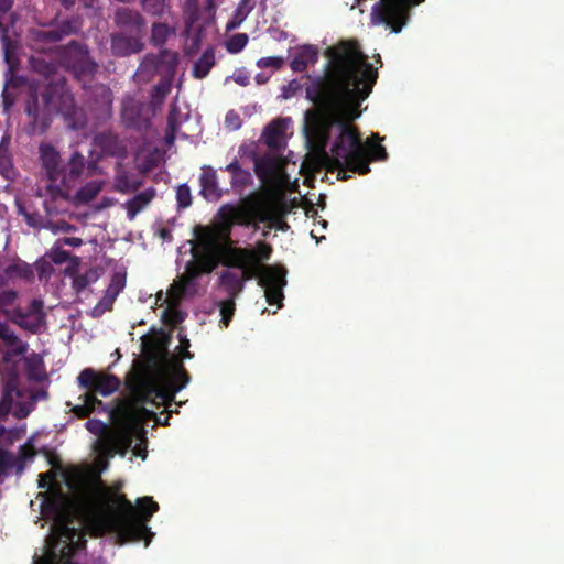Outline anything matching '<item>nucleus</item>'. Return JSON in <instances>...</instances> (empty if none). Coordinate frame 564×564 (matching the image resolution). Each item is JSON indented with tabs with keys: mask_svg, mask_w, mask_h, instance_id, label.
<instances>
[{
	"mask_svg": "<svg viewBox=\"0 0 564 564\" xmlns=\"http://www.w3.org/2000/svg\"><path fill=\"white\" fill-rule=\"evenodd\" d=\"M328 63L324 76L306 86V99L315 108L305 112L304 132L317 151L324 153L330 172L346 181L348 172L366 175L370 158L356 127L360 105L370 96L378 70L356 40H343L324 52Z\"/></svg>",
	"mask_w": 564,
	"mask_h": 564,
	"instance_id": "nucleus-1",
	"label": "nucleus"
},
{
	"mask_svg": "<svg viewBox=\"0 0 564 564\" xmlns=\"http://www.w3.org/2000/svg\"><path fill=\"white\" fill-rule=\"evenodd\" d=\"M66 485L72 490L74 510L87 534L98 538L113 533L121 545L151 535L147 523L159 510L151 497L139 498L137 505H132L120 492L123 482L109 486L98 474L79 473L67 479Z\"/></svg>",
	"mask_w": 564,
	"mask_h": 564,
	"instance_id": "nucleus-2",
	"label": "nucleus"
},
{
	"mask_svg": "<svg viewBox=\"0 0 564 564\" xmlns=\"http://www.w3.org/2000/svg\"><path fill=\"white\" fill-rule=\"evenodd\" d=\"M220 223L209 225H196L194 227V240L191 241V256H200L203 251L197 250L202 241L213 240L212 252L216 258V268L223 264L227 268H245L250 263L249 257L253 251L248 248H234L230 246V234L234 226L249 227L256 221H263L269 218L265 203L259 197L247 196L241 198L240 204L226 203L218 210Z\"/></svg>",
	"mask_w": 564,
	"mask_h": 564,
	"instance_id": "nucleus-3",
	"label": "nucleus"
},
{
	"mask_svg": "<svg viewBox=\"0 0 564 564\" xmlns=\"http://www.w3.org/2000/svg\"><path fill=\"white\" fill-rule=\"evenodd\" d=\"M40 153L47 186L52 188L72 192L85 176L90 177L97 169L95 162H87L85 155L78 151H74L66 161L50 144L41 145Z\"/></svg>",
	"mask_w": 564,
	"mask_h": 564,
	"instance_id": "nucleus-4",
	"label": "nucleus"
},
{
	"mask_svg": "<svg viewBox=\"0 0 564 564\" xmlns=\"http://www.w3.org/2000/svg\"><path fill=\"white\" fill-rule=\"evenodd\" d=\"M154 415V412L144 409L139 401H122L116 409L111 410V417L115 419L119 427V437H121L123 445L130 447L132 441H138L134 448H132V453L137 457L144 459L147 456V437L143 425L144 421Z\"/></svg>",
	"mask_w": 564,
	"mask_h": 564,
	"instance_id": "nucleus-5",
	"label": "nucleus"
},
{
	"mask_svg": "<svg viewBox=\"0 0 564 564\" xmlns=\"http://www.w3.org/2000/svg\"><path fill=\"white\" fill-rule=\"evenodd\" d=\"M78 386L86 391L79 397L83 403L72 409L78 419L89 417L97 408L102 406L97 395L109 397L112 392H117L120 387L118 377L109 373L97 372L91 368L80 370L77 377Z\"/></svg>",
	"mask_w": 564,
	"mask_h": 564,
	"instance_id": "nucleus-6",
	"label": "nucleus"
},
{
	"mask_svg": "<svg viewBox=\"0 0 564 564\" xmlns=\"http://www.w3.org/2000/svg\"><path fill=\"white\" fill-rule=\"evenodd\" d=\"M213 240H202L197 250L203 251V254H195V260H189L186 263V273L180 280L173 282L169 289V296L172 301L177 302L183 299L187 292L188 286L194 283V280L200 278L203 274H210L216 269V257L213 251Z\"/></svg>",
	"mask_w": 564,
	"mask_h": 564,
	"instance_id": "nucleus-7",
	"label": "nucleus"
},
{
	"mask_svg": "<svg viewBox=\"0 0 564 564\" xmlns=\"http://www.w3.org/2000/svg\"><path fill=\"white\" fill-rule=\"evenodd\" d=\"M82 23L78 17H68L65 20L47 23L42 28L29 31V39L33 45L41 50L63 42L65 39L80 32Z\"/></svg>",
	"mask_w": 564,
	"mask_h": 564,
	"instance_id": "nucleus-8",
	"label": "nucleus"
},
{
	"mask_svg": "<svg viewBox=\"0 0 564 564\" xmlns=\"http://www.w3.org/2000/svg\"><path fill=\"white\" fill-rule=\"evenodd\" d=\"M415 6L408 4V0H380L371 9V21L383 24L391 32L400 33L409 21V11Z\"/></svg>",
	"mask_w": 564,
	"mask_h": 564,
	"instance_id": "nucleus-9",
	"label": "nucleus"
},
{
	"mask_svg": "<svg viewBox=\"0 0 564 564\" xmlns=\"http://www.w3.org/2000/svg\"><path fill=\"white\" fill-rule=\"evenodd\" d=\"M61 64L78 80L91 77L97 69V64L90 57L86 44L72 41L59 47Z\"/></svg>",
	"mask_w": 564,
	"mask_h": 564,
	"instance_id": "nucleus-10",
	"label": "nucleus"
},
{
	"mask_svg": "<svg viewBox=\"0 0 564 564\" xmlns=\"http://www.w3.org/2000/svg\"><path fill=\"white\" fill-rule=\"evenodd\" d=\"M3 285H6V279L0 275V314L11 323L22 322V308L17 303L19 301V292L14 289H4ZM0 339L8 346L19 344V337L1 321Z\"/></svg>",
	"mask_w": 564,
	"mask_h": 564,
	"instance_id": "nucleus-11",
	"label": "nucleus"
},
{
	"mask_svg": "<svg viewBox=\"0 0 564 564\" xmlns=\"http://www.w3.org/2000/svg\"><path fill=\"white\" fill-rule=\"evenodd\" d=\"M58 111L55 104V95L52 88L46 87L41 94L31 90L29 94L25 112L31 118L33 126L46 127L52 115Z\"/></svg>",
	"mask_w": 564,
	"mask_h": 564,
	"instance_id": "nucleus-12",
	"label": "nucleus"
},
{
	"mask_svg": "<svg viewBox=\"0 0 564 564\" xmlns=\"http://www.w3.org/2000/svg\"><path fill=\"white\" fill-rule=\"evenodd\" d=\"M189 375L184 369L182 361L176 360L171 365L170 370L163 376V386L156 391V397L164 403L171 402L176 392L188 384Z\"/></svg>",
	"mask_w": 564,
	"mask_h": 564,
	"instance_id": "nucleus-13",
	"label": "nucleus"
},
{
	"mask_svg": "<svg viewBox=\"0 0 564 564\" xmlns=\"http://www.w3.org/2000/svg\"><path fill=\"white\" fill-rule=\"evenodd\" d=\"M115 23L119 29L118 32L138 35H144L145 33V20L135 9L118 8L115 12Z\"/></svg>",
	"mask_w": 564,
	"mask_h": 564,
	"instance_id": "nucleus-14",
	"label": "nucleus"
},
{
	"mask_svg": "<svg viewBox=\"0 0 564 564\" xmlns=\"http://www.w3.org/2000/svg\"><path fill=\"white\" fill-rule=\"evenodd\" d=\"M144 35L116 32L111 34V53L119 57L141 53L143 50Z\"/></svg>",
	"mask_w": 564,
	"mask_h": 564,
	"instance_id": "nucleus-15",
	"label": "nucleus"
},
{
	"mask_svg": "<svg viewBox=\"0 0 564 564\" xmlns=\"http://www.w3.org/2000/svg\"><path fill=\"white\" fill-rule=\"evenodd\" d=\"M290 123V118L279 117L267 124L264 131L261 133V139L268 148L273 151H280L285 147V133Z\"/></svg>",
	"mask_w": 564,
	"mask_h": 564,
	"instance_id": "nucleus-16",
	"label": "nucleus"
},
{
	"mask_svg": "<svg viewBox=\"0 0 564 564\" xmlns=\"http://www.w3.org/2000/svg\"><path fill=\"white\" fill-rule=\"evenodd\" d=\"M13 324L31 333H39L43 323H45V313L43 312L42 300H33L28 305L26 311H22V322H12Z\"/></svg>",
	"mask_w": 564,
	"mask_h": 564,
	"instance_id": "nucleus-17",
	"label": "nucleus"
},
{
	"mask_svg": "<svg viewBox=\"0 0 564 564\" xmlns=\"http://www.w3.org/2000/svg\"><path fill=\"white\" fill-rule=\"evenodd\" d=\"M200 195L208 202H217L221 198L223 192L217 181L216 171L213 166L205 165L202 167L199 177Z\"/></svg>",
	"mask_w": 564,
	"mask_h": 564,
	"instance_id": "nucleus-18",
	"label": "nucleus"
},
{
	"mask_svg": "<svg viewBox=\"0 0 564 564\" xmlns=\"http://www.w3.org/2000/svg\"><path fill=\"white\" fill-rule=\"evenodd\" d=\"M318 48L312 44L301 45L294 51L290 67L294 73H304L307 67L317 64Z\"/></svg>",
	"mask_w": 564,
	"mask_h": 564,
	"instance_id": "nucleus-19",
	"label": "nucleus"
},
{
	"mask_svg": "<svg viewBox=\"0 0 564 564\" xmlns=\"http://www.w3.org/2000/svg\"><path fill=\"white\" fill-rule=\"evenodd\" d=\"M144 104L132 96H126L122 101L121 118L126 127L137 128L143 121Z\"/></svg>",
	"mask_w": 564,
	"mask_h": 564,
	"instance_id": "nucleus-20",
	"label": "nucleus"
},
{
	"mask_svg": "<svg viewBox=\"0 0 564 564\" xmlns=\"http://www.w3.org/2000/svg\"><path fill=\"white\" fill-rule=\"evenodd\" d=\"M48 197L45 198L44 209L48 217L59 215L63 212V205L72 198V192L61 191L57 187H46Z\"/></svg>",
	"mask_w": 564,
	"mask_h": 564,
	"instance_id": "nucleus-21",
	"label": "nucleus"
},
{
	"mask_svg": "<svg viewBox=\"0 0 564 564\" xmlns=\"http://www.w3.org/2000/svg\"><path fill=\"white\" fill-rule=\"evenodd\" d=\"M151 57L155 58L156 61L155 64L158 65L159 75H161V78H169V80H173L178 65L177 53L163 50L158 55H151Z\"/></svg>",
	"mask_w": 564,
	"mask_h": 564,
	"instance_id": "nucleus-22",
	"label": "nucleus"
},
{
	"mask_svg": "<svg viewBox=\"0 0 564 564\" xmlns=\"http://www.w3.org/2000/svg\"><path fill=\"white\" fill-rule=\"evenodd\" d=\"M155 198V189L150 187L143 192H139L129 200L123 204L126 209V215H128V219H135L137 215L142 212V209L148 206L152 199Z\"/></svg>",
	"mask_w": 564,
	"mask_h": 564,
	"instance_id": "nucleus-23",
	"label": "nucleus"
},
{
	"mask_svg": "<svg viewBox=\"0 0 564 564\" xmlns=\"http://www.w3.org/2000/svg\"><path fill=\"white\" fill-rule=\"evenodd\" d=\"M94 144L102 151L104 155H120L123 151L117 134L110 131L98 132L94 137Z\"/></svg>",
	"mask_w": 564,
	"mask_h": 564,
	"instance_id": "nucleus-24",
	"label": "nucleus"
},
{
	"mask_svg": "<svg viewBox=\"0 0 564 564\" xmlns=\"http://www.w3.org/2000/svg\"><path fill=\"white\" fill-rule=\"evenodd\" d=\"M280 161L272 154H264L254 160V174L262 182H268L279 170Z\"/></svg>",
	"mask_w": 564,
	"mask_h": 564,
	"instance_id": "nucleus-25",
	"label": "nucleus"
},
{
	"mask_svg": "<svg viewBox=\"0 0 564 564\" xmlns=\"http://www.w3.org/2000/svg\"><path fill=\"white\" fill-rule=\"evenodd\" d=\"M219 285L228 297H238L243 290V281L238 272L223 271L219 276Z\"/></svg>",
	"mask_w": 564,
	"mask_h": 564,
	"instance_id": "nucleus-26",
	"label": "nucleus"
},
{
	"mask_svg": "<svg viewBox=\"0 0 564 564\" xmlns=\"http://www.w3.org/2000/svg\"><path fill=\"white\" fill-rule=\"evenodd\" d=\"M286 270L284 267H264L259 278V285L262 288L279 286L284 288Z\"/></svg>",
	"mask_w": 564,
	"mask_h": 564,
	"instance_id": "nucleus-27",
	"label": "nucleus"
},
{
	"mask_svg": "<svg viewBox=\"0 0 564 564\" xmlns=\"http://www.w3.org/2000/svg\"><path fill=\"white\" fill-rule=\"evenodd\" d=\"M142 347L145 360L152 365H160L165 359L166 349L160 340L148 338L143 340Z\"/></svg>",
	"mask_w": 564,
	"mask_h": 564,
	"instance_id": "nucleus-28",
	"label": "nucleus"
},
{
	"mask_svg": "<svg viewBox=\"0 0 564 564\" xmlns=\"http://www.w3.org/2000/svg\"><path fill=\"white\" fill-rule=\"evenodd\" d=\"M225 171L231 173V187L235 191L243 188L252 182V175L249 171L241 169L239 160L237 159L227 164Z\"/></svg>",
	"mask_w": 564,
	"mask_h": 564,
	"instance_id": "nucleus-29",
	"label": "nucleus"
},
{
	"mask_svg": "<svg viewBox=\"0 0 564 564\" xmlns=\"http://www.w3.org/2000/svg\"><path fill=\"white\" fill-rule=\"evenodd\" d=\"M102 191L101 181H89L72 196L74 204H88Z\"/></svg>",
	"mask_w": 564,
	"mask_h": 564,
	"instance_id": "nucleus-30",
	"label": "nucleus"
},
{
	"mask_svg": "<svg viewBox=\"0 0 564 564\" xmlns=\"http://www.w3.org/2000/svg\"><path fill=\"white\" fill-rule=\"evenodd\" d=\"M9 147L10 137L4 134L0 140V174L6 178H10L13 175L12 154H10Z\"/></svg>",
	"mask_w": 564,
	"mask_h": 564,
	"instance_id": "nucleus-31",
	"label": "nucleus"
},
{
	"mask_svg": "<svg viewBox=\"0 0 564 564\" xmlns=\"http://www.w3.org/2000/svg\"><path fill=\"white\" fill-rule=\"evenodd\" d=\"M215 65V51L214 47H209L202 54L199 59L194 64L193 75L196 79L206 78L209 74V70L213 69Z\"/></svg>",
	"mask_w": 564,
	"mask_h": 564,
	"instance_id": "nucleus-32",
	"label": "nucleus"
},
{
	"mask_svg": "<svg viewBox=\"0 0 564 564\" xmlns=\"http://www.w3.org/2000/svg\"><path fill=\"white\" fill-rule=\"evenodd\" d=\"M142 186V181L132 176L129 172L117 173L115 188L118 193H134Z\"/></svg>",
	"mask_w": 564,
	"mask_h": 564,
	"instance_id": "nucleus-33",
	"label": "nucleus"
},
{
	"mask_svg": "<svg viewBox=\"0 0 564 564\" xmlns=\"http://www.w3.org/2000/svg\"><path fill=\"white\" fill-rule=\"evenodd\" d=\"M171 85L172 79L161 78L159 83L152 87L150 94V106L152 109L156 110V108L162 106L165 97L169 96L171 91Z\"/></svg>",
	"mask_w": 564,
	"mask_h": 564,
	"instance_id": "nucleus-34",
	"label": "nucleus"
},
{
	"mask_svg": "<svg viewBox=\"0 0 564 564\" xmlns=\"http://www.w3.org/2000/svg\"><path fill=\"white\" fill-rule=\"evenodd\" d=\"M15 209H18L19 215L24 217L29 227L39 229L43 226L42 216L36 210H34L31 205H28L21 199H15Z\"/></svg>",
	"mask_w": 564,
	"mask_h": 564,
	"instance_id": "nucleus-35",
	"label": "nucleus"
},
{
	"mask_svg": "<svg viewBox=\"0 0 564 564\" xmlns=\"http://www.w3.org/2000/svg\"><path fill=\"white\" fill-rule=\"evenodd\" d=\"M254 8V3L252 0H240L238 7H236L234 11V15L231 21L227 22L226 30L232 31L240 26V24L246 21L250 11Z\"/></svg>",
	"mask_w": 564,
	"mask_h": 564,
	"instance_id": "nucleus-36",
	"label": "nucleus"
},
{
	"mask_svg": "<svg viewBox=\"0 0 564 564\" xmlns=\"http://www.w3.org/2000/svg\"><path fill=\"white\" fill-rule=\"evenodd\" d=\"M14 397H20V390L17 388L13 380H8L0 401V420L6 419L12 409Z\"/></svg>",
	"mask_w": 564,
	"mask_h": 564,
	"instance_id": "nucleus-37",
	"label": "nucleus"
},
{
	"mask_svg": "<svg viewBox=\"0 0 564 564\" xmlns=\"http://www.w3.org/2000/svg\"><path fill=\"white\" fill-rule=\"evenodd\" d=\"M94 96H96L99 110H101L104 115L110 116L112 107V91L110 88L101 85L94 90Z\"/></svg>",
	"mask_w": 564,
	"mask_h": 564,
	"instance_id": "nucleus-38",
	"label": "nucleus"
},
{
	"mask_svg": "<svg viewBox=\"0 0 564 564\" xmlns=\"http://www.w3.org/2000/svg\"><path fill=\"white\" fill-rule=\"evenodd\" d=\"M155 58H152L151 55L143 57L141 65L137 70V76L141 80H151L154 75H159V68L155 64Z\"/></svg>",
	"mask_w": 564,
	"mask_h": 564,
	"instance_id": "nucleus-39",
	"label": "nucleus"
},
{
	"mask_svg": "<svg viewBox=\"0 0 564 564\" xmlns=\"http://www.w3.org/2000/svg\"><path fill=\"white\" fill-rule=\"evenodd\" d=\"M251 251H253V253L249 257V261L254 265L260 264V262L269 260L272 254V246L260 240Z\"/></svg>",
	"mask_w": 564,
	"mask_h": 564,
	"instance_id": "nucleus-40",
	"label": "nucleus"
},
{
	"mask_svg": "<svg viewBox=\"0 0 564 564\" xmlns=\"http://www.w3.org/2000/svg\"><path fill=\"white\" fill-rule=\"evenodd\" d=\"M6 274L8 276H15L20 279H31L33 278V269L25 262L19 261L13 262L6 268Z\"/></svg>",
	"mask_w": 564,
	"mask_h": 564,
	"instance_id": "nucleus-41",
	"label": "nucleus"
},
{
	"mask_svg": "<svg viewBox=\"0 0 564 564\" xmlns=\"http://www.w3.org/2000/svg\"><path fill=\"white\" fill-rule=\"evenodd\" d=\"M171 34V29L164 23H154L151 29V43L155 46H162Z\"/></svg>",
	"mask_w": 564,
	"mask_h": 564,
	"instance_id": "nucleus-42",
	"label": "nucleus"
},
{
	"mask_svg": "<svg viewBox=\"0 0 564 564\" xmlns=\"http://www.w3.org/2000/svg\"><path fill=\"white\" fill-rule=\"evenodd\" d=\"M15 464L13 454L7 449L0 448V484L9 476Z\"/></svg>",
	"mask_w": 564,
	"mask_h": 564,
	"instance_id": "nucleus-43",
	"label": "nucleus"
},
{
	"mask_svg": "<svg viewBox=\"0 0 564 564\" xmlns=\"http://www.w3.org/2000/svg\"><path fill=\"white\" fill-rule=\"evenodd\" d=\"M31 65L35 73L48 78L55 74L56 67L53 63L46 62L44 57H32Z\"/></svg>",
	"mask_w": 564,
	"mask_h": 564,
	"instance_id": "nucleus-44",
	"label": "nucleus"
},
{
	"mask_svg": "<svg viewBox=\"0 0 564 564\" xmlns=\"http://www.w3.org/2000/svg\"><path fill=\"white\" fill-rule=\"evenodd\" d=\"M247 33H236L226 42V50L228 54H237L246 48L248 43Z\"/></svg>",
	"mask_w": 564,
	"mask_h": 564,
	"instance_id": "nucleus-45",
	"label": "nucleus"
},
{
	"mask_svg": "<svg viewBox=\"0 0 564 564\" xmlns=\"http://www.w3.org/2000/svg\"><path fill=\"white\" fill-rule=\"evenodd\" d=\"M258 197L261 198L260 196H258ZM261 200H263L265 203L264 199L261 198ZM265 209L268 210L269 218L263 220L262 223L269 221V223H271L272 228H276L281 231H285L289 229V225L286 224L284 217L280 214H273L272 209L269 208L267 203H265ZM260 223L261 221H256L251 226H254L257 228V225Z\"/></svg>",
	"mask_w": 564,
	"mask_h": 564,
	"instance_id": "nucleus-46",
	"label": "nucleus"
},
{
	"mask_svg": "<svg viewBox=\"0 0 564 564\" xmlns=\"http://www.w3.org/2000/svg\"><path fill=\"white\" fill-rule=\"evenodd\" d=\"M235 300L236 297H227V300H223L220 303V323L225 327H228L229 323L232 321V316L235 314Z\"/></svg>",
	"mask_w": 564,
	"mask_h": 564,
	"instance_id": "nucleus-47",
	"label": "nucleus"
},
{
	"mask_svg": "<svg viewBox=\"0 0 564 564\" xmlns=\"http://www.w3.org/2000/svg\"><path fill=\"white\" fill-rule=\"evenodd\" d=\"M18 82L19 79L12 76L11 79L6 82L4 89H2V107H4L6 112H8L14 104V94L10 91V88L15 87Z\"/></svg>",
	"mask_w": 564,
	"mask_h": 564,
	"instance_id": "nucleus-48",
	"label": "nucleus"
},
{
	"mask_svg": "<svg viewBox=\"0 0 564 564\" xmlns=\"http://www.w3.org/2000/svg\"><path fill=\"white\" fill-rule=\"evenodd\" d=\"M45 258L47 261L55 264L66 263L69 259V252L62 249L59 245L53 246L51 251L46 252Z\"/></svg>",
	"mask_w": 564,
	"mask_h": 564,
	"instance_id": "nucleus-49",
	"label": "nucleus"
},
{
	"mask_svg": "<svg viewBox=\"0 0 564 564\" xmlns=\"http://www.w3.org/2000/svg\"><path fill=\"white\" fill-rule=\"evenodd\" d=\"M126 285V274L124 273H115L111 276L110 284L108 289H106L105 293L109 295H119L122 292Z\"/></svg>",
	"mask_w": 564,
	"mask_h": 564,
	"instance_id": "nucleus-50",
	"label": "nucleus"
},
{
	"mask_svg": "<svg viewBox=\"0 0 564 564\" xmlns=\"http://www.w3.org/2000/svg\"><path fill=\"white\" fill-rule=\"evenodd\" d=\"M167 0H141V6L145 12L159 17L165 10Z\"/></svg>",
	"mask_w": 564,
	"mask_h": 564,
	"instance_id": "nucleus-51",
	"label": "nucleus"
},
{
	"mask_svg": "<svg viewBox=\"0 0 564 564\" xmlns=\"http://www.w3.org/2000/svg\"><path fill=\"white\" fill-rule=\"evenodd\" d=\"M285 65L284 57L280 56H271V57H260L258 62H256V66L260 69L273 68L281 69Z\"/></svg>",
	"mask_w": 564,
	"mask_h": 564,
	"instance_id": "nucleus-52",
	"label": "nucleus"
},
{
	"mask_svg": "<svg viewBox=\"0 0 564 564\" xmlns=\"http://www.w3.org/2000/svg\"><path fill=\"white\" fill-rule=\"evenodd\" d=\"M176 202L177 207L186 209L192 204L191 189L187 184H182L176 187Z\"/></svg>",
	"mask_w": 564,
	"mask_h": 564,
	"instance_id": "nucleus-53",
	"label": "nucleus"
},
{
	"mask_svg": "<svg viewBox=\"0 0 564 564\" xmlns=\"http://www.w3.org/2000/svg\"><path fill=\"white\" fill-rule=\"evenodd\" d=\"M177 109L176 107H172L167 117V132H165V140L169 143H172L175 140L176 129L178 128V123L176 120Z\"/></svg>",
	"mask_w": 564,
	"mask_h": 564,
	"instance_id": "nucleus-54",
	"label": "nucleus"
},
{
	"mask_svg": "<svg viewBox=\"0 0 564 564\" xmlns=\"http://www.w3.org/2000/svg\"><path fill=\"white\" fill-rule=\"evenodd\" d=\"M265 289V300L269 305H278L281 306V302L284 299V294H282V288L279 286H268Z\"/></svg>",
	"mask_w": 564,
	"mask_h": 564,
	"instance_id": "nucleus-55",
	"label": "nucleus"
},
{
	"mask_svg": "<svg viewBox=\"0 0 564 564\" xmlns=\"http://www.w3.org/2000/svg\"><path fill=\"white\" fill-rule=\"evenodd\" d=\"M85 427L88 432L97 436H104L107 430L106 423L98 419L87 420Z\"/></svg>",
	"mask_w": 564,
	"mask_h": 564,
	"instance_id": "nucleus-56",
	"label": "nucleus"
},
{
	"mask_svg": "<svg viewBox=\"0 0 564 564\" xmlns=\"http://www.w3.org/2000/svg\"><path fill=\"white\" fill-rule=\"evenodd\" d=\"M238 269H240V272H239V275L241 276L242 281H245V283L249 280H251L252 278L256 276V274L259 273L260 269H261V264H252V263H248L246 264L245 267H238Z\"/></svg>",
	"mask_w": 564,
	"mask_h": 564,
	"instance_id": "nucleus-57",
	"label": "nucleus"
},
{
	"mask_svg": "<svg viewBox=\"0 0 564 564\" xmlns=\"http://www.w3.org/2000/svg\"><path fill=\"white\" fill-rule=\"evenodd\" d=\"M88 285H90V278H88L87 273L73 278V290L77 293L84 292Z\"/></svg>",
	"mask_w": 564,
	"mask_h": 564,
	"instance_id": "nucleus-58",
	"label": "nucleus"
},
{
	"mask_svg": "<svg viewBox=\"0 0 564 564\" xmlns=\"http://www.w3.org/2000/svg\"><path fill=\"white\" fill-rule=\"evenodd\" d=\"M117 295L115 294H104V297L101 301H99L98 305L96 306V311L99 310V312H109L111 311L112 304L116 302Z\"/></svg>",
	"mask_w": 564,
	"mask_h": 564,
	"instance_id": "nucleus-59",
	"label": "nucleus"
},
{
	"mask_svg": "<svg viewBox=\"0 0 564 564\" xmlns=\"http://www.w3.org/2000/svg\"><path fill=\"white\" fill-rule=\"evenodd\" d=\"M35 269H37L39 276H40V279H42L46 275L52 274V271H53L52 262L44 258V259L40 260L37 263H35Z\"/></svg>",
	"mask_w": 564,
	"mask_h": 564,
	"instance_id": "nucleus-60",
	"label": "nucleus"
},
{
	"mask_svg": "<svg viewBox=\"0 0 564 564\" xmlns=\"http://www.w3.org/2000/svg\"><path fill=\"white\" fill-rule=\"evenodd\" d=\"M65 550L62 551V554L58 556L55 554V563L57 564H77L76 562L72 561L73 551L72 546L68 544L64 547Z\"/></svg>",
	"mask_w": 564,
	"mask_h": 564,
	"instance_id": "nucleus-61",
	"label": "nucleus"
},
{
	"mask_svg": "<svg viewBox=\"0 0 564 564\" xmlns=\"http://www.w3.org/2000/svg\"><path fill=\"white\" fill-rule=\"evenodd\" d=\"M369 155L377 161H384L388 159V152L381 144H375L368 150Z\"/></svg>",
	"mask_w": 564,
	"mask_h": 564,
	"instance_id": "nucleus-62",
	"label": "nucleus"
},
{
	"mask_svg": "<svg viewBox=\"0 0 564 564\" xmlns=\"http://www.w3.org/2000/svg\"><path fill=\"white\" fill-rule=\"evenodd\" d=\"M12 6L13 0H0V32H6V26H3L2 19L7 15Z\"/></svg>",
	"mask_w": 564,
	"mask_h": 564,
	"instance_id": "nucleus-63",
	"label": "nucleus"
},
{
	"mask_svg": "<svg viewBox=\"0 0 564 564\" xmlns=\"http://www.w3.org/2000/svg\"><path fill=\"white\" fill-rule=\"evenodd\" d=\"M182 319L181 312L175 310L165 311V323L176 325L177 323H182Z\"/></svg>",
	"mask_w": 564,
	"mask_h": 564,
	"instance_id": "nucleus-64",
	"label": "nucleus"
}]
</instances>
